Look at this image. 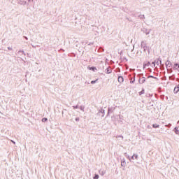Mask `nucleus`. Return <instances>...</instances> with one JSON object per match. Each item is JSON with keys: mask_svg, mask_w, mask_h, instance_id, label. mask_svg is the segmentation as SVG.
I'll return each mask as SVG.
<instances>
[{"mask_svg": "<svg viewBox=\"0 0 179 179\" xmlns=\"http://www.w3.org/2000/svg\"><path fill=\"white\" fill-rule=\"evenodd\" d=\"M117 80L119 83H122L124 82V78L122 76H119Z\"/></svg>", "mask_w": 179, "mask_h": 179, "instance_id": "nucleus-4", "label": "nucleus"}, {"mask_svg": "<svg viewBox=\"0 0 179 179\" xmlns=\"http://www.w3.org/2000/svg\"><path fill=\"white\" fill-rule=\"evenodd\" d=\"M152 64L154 65V66H156V62H153Z\"/></svg>", "mask_w": 179, "mask_h": 179, "instance_id": "nucleus-23", "label": "nucleus"}, {"mask_svg": "<svg viewBox=\"0 0 179 179\" xmlns=\"http://www.w3.org/2000/svg\"><path fill=\"white\" fill-rule=\"evenodd\" d=\"M166 65L167 68H170V65H171V62H170V61H167L166 62Z\"/></svg>", "mask_w": 179, "mask_h": 179, "instance_id": "nucleus-11", "label": "nucleus"}, {"mask_svg": "<svg viewBox=\"0 0 179 179\" xmlns=\"http://www.w3.org/2000/svg\"><path fill=\"white\" fill-rule=\"evenodd\" d=\"M8 50H9L10 51H12L13 49L11 47H8Z\"/></svg>", "mask_w": 179, "mask_h": 179, "instance_id": "nucleus-22", "label": "nucleus"}, {"mask_svg": "<svg viewBox=\"0 0 179 179\" xmlns=\"http://www.w3.org/2000/svg\"><path fill=\"white\" fill-rule=\"evenodd\" d=\"M145 34H146V36H148V34H150V29H146L145 31Z\"/></svg>", "mask_w": 179, "mask_h": 179, "instance_id": "nucleus-12", "label": "nucleus"}, {"mask_svg": "<svg viewBox=\"0 0 179 179\" xmlns=\"http://www.w3.org/2000/svg\"><path fill=\"white\" fill-rule=\"evenodd\" d=\"M88 69L90 71H93V72H96V71H97V69L96 67H88Z\"/></svg>", "mask_w": 179, "mask_h": 179, "instance_id": "nucleus-8", "label": "nucleus"}, {"mask_svg": "<svg viewBox=\"0 0 179 179\" xmlns=\"http://www.w3.org/2000/svg\"><path fill=\"white\" fill-rule=\"evenodd\" d=\"M148 78H152V79H154V80H157V78L153 77V76H149Z\"/></svg>", "mask_w": 179, "mask_h": 179, "instance_id": "nucleus-17", "label": "nucleus"}, {"mask_svg": "<svg viewBox=\"0 0 179 179\" xmlns=\"http://www.w3.org/2000/svg\"><path fill=\"white\" fill-rule=\"evenodd\" d=\"M102 113H104V110H103V112Z\"/></svg>", "mask_w": 179, "mask_h": 179, "instance_id": "nucleus-32", "label": "nucleus"}, {"mask_svg": "<svg viewBox=\"0 0 179 179\" xmlns=\"http://www.w3.org/2000/svg\"><path fill=\"white\" fill-rule=\"evenodd\" d=\"M18 52H22L23 54H24V51H23V50H19Z\"/></svg>", "mask_w": 179, "mask_h": 179, "instance_id": "nucleus-25", "label": "nucleus"}, {"mask_svg": "<svg viewBox=\"0 0 179 179\" xmlns=\"http://www.w3.org/2000/svg\"><path fill=\"white\" fill-rule=\"evenodd\" d=\"M174 131H175V134H176V135H179V129H178V127H175Z\"/></svg>", "mask_w": 179, "mask_h": 179, "instance_id": "nucleus-9", "label": "nucleus"}, {"mask_svg": "<svg viewBox=\"0 0 179 179\" xmlns=\"http://www.w3.org/2000/svg\"><path fill=\"white\" fill-rule=\"evenodd\" d=\"M106 73H111V71H110V70H107Z\"/></svg>", "mask_w": 179, "mask_h": 179, "instance_id": "nucleus-24", "label": "nucleus"}, {"mask_svg": "<svg viewBox=\"0 0 179 179\" xmlns=\"http://www.w3.org/2000/svg\"><path fill=\"white\" fill-rule=\"evenodd\" d=\"M80 110H81V111H85V108L83 106H80Z\"/></svg>", "mask_w": 179, "mask_h": 179, "instance_id": "nucleus-18", "label": "nucleus"}, {"mask_svg": "<svg viewBox=\"0 0 179 179\" xmlns=\"http://www.w3.org/2000/svg\"><path fill=\"white\" fill-rule=\"evenodd\" d=\"M11 142H13V143H14V145H15V143H16L15 141H11Z\"/></svg>", "mask_w": 179, "mask_h": 179, "instance_id": "nucleus-28", "label": "nucleus"}, {"mask_svg": "<svg viewBox=\"0 0 179 179\" xmlns=\"http://www.w3.org/2000/svg\"><path fill=\"white\" fill-rule=\"evenodd\" d=\"M127 166V162L124 159V158H123L122 160H121V166L122 167H126Z\"/></svg>", "mask_w": 179, "mask_h": 179, "instance_id": "nucleus-2", "label": "nucleus"}, {"mask_svg": "<svg viewBox=\"0 0 179 179\" xmlns=\"http://www.w3.org/2000/svg\"><path fill=\"white\" fill-rule=\"evenodd\" d=\"M174 93H177L178 92H179V86H177L174 88L173 90Z\"/></svg>", "mask_w": 179, "mask_h": 179, "instance_id": "nucleus-10", "label": "nucleus"}, {"mask_svg": "<svg viewBox=\"0 0 179 179\" xmlns=\"http://www.w3.org/2000/svg\"><path fill=\"white\" fill-rule=\"evenodd\" d=\"M160 126L157 124H152V128H159Z\"/></svg>", "mask_w": 179, "mask_h": 179, "instance_id": "nucleus-15", "label": "nucleus"}, {"mask_svg": "<svg viewBox=\"0 0 179 179\" xmlns=\"http://www.w3.org/2000/svg\"><path fill=\"white\" fill-rule=\"evenodd\" d=\"M25 39L27 40V37H25Z\"/></svg>", "mask_w": 179, "mask_h": 179, "instance_id": "nucleus-30", "label": "nucleus"}, {"mask_svg": "<svg viewBox=\"0 0 179 179\" xmlns=\"http://www.w3.org/2000/svg\"><path fill=\"white\" fill-rule=\"evenodd\" d=\"M48 121V119L47 117H44L42 119V122H47Z\"/></svg>", "mask_w": 179, "mask_h": 179, "instance_id": "nucleus-16", "label": "nucleus"}, {"mask_svg": "<svg viewBox=\"0 0 179 179\" xmlns=\"http://www.w3.org/2000/svg\"><path fill=\"white\" fill-rule=\"evenodd\" d=\"M147 65L149 66V65H150V62H148V63L147 64Z\"/></svg>", "mask_w": 179, "mask_h": 179, "instance_id": "nucleus-27", "label": "nucleus"}, {"mask_svg": "<svg viewBox=\"0 0 179 179\" xmlns=\"http://www.w3.org/2000/svg\"><path fill=\"white\" fill-rule=\"evenodd\" d=\"M173 69L179 72V64H175L173 66Z\"/></svg>", "mask_w": 179, "mask_h": 179, "instance_id": "nucleus-6", "label": "nucleus"}, {"mask_svg": "<svg viewBox=\"0 0 179 179\" xmlns=\"http://www.w3.org/2000/svg\"><path fill=\"white\" fill-rule=\"evenodd\" d=\"M155 64H157V65H159V64H162V60H160V59L156 60Z\"/></svg>", "mask_w": 179, "mask_h": 179, "instance_id": "nucleus-13", "label": "nucleus"}, {"mask_svg": "<svg viewBox=\"0 0 179 179\" xmlns=\"http://www.w3.org/2000/svg\"><path fill=\"white\" fill-rule=\"evenodd\" d=\"M99 175H95V176L93 178V179H99Z\"/></svg>", "mask_w": 179, "mask_h": 179, "instance_id": "nucleus-19", "label": "nucleus"}, {"mask_svg": "<svg viewBox=\"0 0 179 179\" xmlns=\"http://www.w3.org/2000/svg\"><path fill=\"white\" fill-rule=\"evenodd\" d=\"M131 160H138V155L134 154L131 157Z\"/></svg>", "mask_w": 179, "mask_h": 179, "instance_id": "nucleus-7", "label": "nucleus"}, {"mask_svg": "<svg viewBox=\"0 0 179 179\" xmlns=\"http://www.w3.org/2000/svg\"><path fill=\"white\" fill-rule=\"evenodd\" d=\"M31 1H33V0H28V2H31Z\"/></svg>", "mask_w": 179, "mask_h": 179, "instance_id": "nucleus-29", "label": "nucleus"}, {"mask_svg": "<svg viewBox=\"0 0 179 179\" xmlns=\"http://www.w3.org/2000/svg\"><path fill=\"white\" fill-rule=\"evenodd\" d=\"M74 108H79V107H78V106H76V107L74 106Z\"/></svg>", "mask_w": 179, "mask_h": 179, "instance_id": "nucleus-26", "label": "nucleus"}, {"mask_svg": "<svg viewBox=\"0 0 179 179\" xmlns=\"http://www.w3.org/2000/svg\"><path fill=\"white\" fill-rule=\"evenodd\" d=\"M96 82H97V80L91 81V83H92V85H94V83H96Z\"/></svg>", "mask_w": 179, "mask_h": 179, "instance_id": "nucleus-21", "label": "nucleus"}, {"mask_svg": "<svg viewBox=\"0 0 179 179\" xmlns=\"http://www.w3.org/2000/svg\"><path fill=\"white\" fill-rule=\"evenodd\" d=\"M143 93H145V90H143L141 92H139L140 96L143 94Z\"/></svg>", "mask_w": 179, "mask_h": 179, "instance_id": "nucleus-20", "label": "nucleus"}, {"mask_svg": "<svg viewBox=\"0 0 179 179\" xmlns=\"http://www.w3.org/2000/svg\"><path fill=\"white\" fill-rule=\"evenodd\" d=\"M141 49L143 50V51H146V50L148 49V44L145 41H141Z\"/></svg>", "mask_w": 179, "mask_h": 179, "instance_id": "nucleus-1", "label": "nucleus"}, {"mask_svg": "<svg viewBox=\"0 0 179 179\" xmlns=\"http://www.w3.org/2000/svg\"><path fill=\"white\" fill-rule=\"evenodd\" d=\"M99 173L100 176H103L106 174V170H99Z\"/></svg>", "mask_w": 179, "mask_h": 179, "instance_id": "nucleus-5", "label": "nucleus"}, {"mask_svg": "<svg viewBox=\"0 0 179 179\" xmlns=\"http://www.w3.org/2000/svg\"><path fill=\"white\" fill-rule=\"evenodd\" d=\"M138 82L142 85L143 83H145V82H146V78L145 77H142L139 79Z\"/></svg>", "mask_w": 179, "mask_h": 179, "instance_id": "nucleus-3", "label": "nucleus"}, {"mask_svg": "<svg viewBox=\"0 0 179 179\" xmlns=\"http://www.w3.org/2000/svg\"><path fill=\"white\" fill-rule=\"evenodd\" d=\"M146 66V64H144V67Z\"/></svg>", "mask_w": 179, "mask_h": 179, "instance_id": "nucleus-31", "label": "nucleus"}, {"mask_svg": "<svg viewBox=\"0 0 179 179\" xmlns=\"http://www.w3.org/2000/svg\"><path fill=\"white\" fill-rule=\"evenodd\" d=\"M125 157H127V159H128V160H129L131 162V157L129 156V155L125 154Z\"/></svg>", "mask_w": 179, "mask_h": 179, "instance_id": "nucleus-14", "label": "nucleus"}]
</instances>
